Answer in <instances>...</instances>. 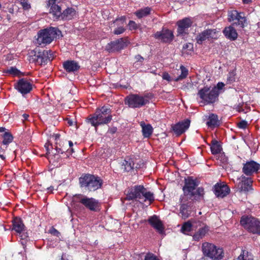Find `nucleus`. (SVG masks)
I'll return each mask as SVG.
<instances>
[{"label": "nucleus", "mask_w": 260, "mask_h": 260, "mask_svg": "<svg viewBox=\"0 0 260 260\" xmlns=\"http://www.w3.org/2000/svg\"><path fill=\"white\" fill-rule=\"evenodd\" d=\"M125 199L128 201L134 200L141 203L148 201L150 205L154 201V197L153 193L148 191L143 186L135 185L128 189Z\"/></svg>", "instance_id": "obj_1"}, {"label": "nucleus", "mask_w": 260, "mask_h": 260, "mask_svg": "<svg viewBox=\"0 0 260 260\" xmlns=\"http://www.w3.org/2000/svg\"><path fill=\"white\" fill-rule=\"evenodd\" d=\"M111 110L107 106L97 108L95 113L90 115L86 119V121L97 128L100 125L108 124L112 119Z\"/></svg>", "instance_id": "obj_2"}, {"label": "nucleus", "mask_w": 260, "mask_h": 260, "mask_svg": "<svg viewBox=\"0 0 260 260\" xmlns=\"http://www.w3.org/2000/svg\"><path fill=\"white\" fill-rule=\"evenodd\" d=\"M199 185L197 179H193L192 177H188L185 179L183 191L184 196L188 197L189 199L193 198V200L200 201L204 198V190L202 187H198L195 191L196 187Z\"/></svg>", "instance_id": "obj_3"}, {"label": "nucleus", "mask_w": 260, "mask_h": 260, "mask_svg": "<svg viewBox=\"0 0 260 260\" xmlns=\"http://www.w3.org/2000/svg\"><path fill=\"white\" fill-rule=\"evenodd\" d=\"M61 34V31L56 27H50L41 29L38 32L37 43L39 45L44 46L49 44Z\"/></svg>", "instance_id": "obj_4"}, {"label": "nucleus", "mask_w": 260, "mask_h": 260, "mask_svg": "<svg viewBox=\"0 0 260 260\" xmlns=\"http://www.w3.org/2000/svg\"><path fill=\"white\" fill-rule=\"evenodd\" d=\"M148 94L144 96L138 94H131L125 98L124 103L131 108H140L149 103Z\"/></svg>", "instance_id": "obj_5"}, {"label": "nucleus", "mask_w": 260, "mask_h": 260, "mask_svg": "<svg viewBox=\"0 0 260 260\" xmlns=\"http://www.w3.org/2000/svg\"><path fill=\"white\" fill-rule=\"evenodd\" d=\"M81 187H85L89 191H94L100 188L102 184V180L99 177L86 174L79 178Z\"/></svg>", "instance_id": "obj_6"}, {"label": "nucleus", "mask_w": 260, "mask_h": 260, "mask_svg": "<svg viewBox=\"0 0 260 260\" xmlns=\"http://www.w3.org/2000/svg\"><path fill=\"white\" fill-rule=\"evenodd\" d=\"M202 248L203 254L205 256L217 260L221 259L223 257L222 249L212 243L205 242L202 244Z\"/></svg>", "instance_id": "obj_7"}, {"label": "nucleus", "mask_w": 260, "mask_h": 260, "mask_svg": "<svg viewBox=\"0 0 260 260\" xmlns=\"http://www.w3.org/2000/svg\"><path fill=\"white\" fill-rule=\"evenodd\" d=\"M241 224L248 231L253 234H260V221L251 216H243Z\"/></svg>", "instance_id": "obj_8"}, {"label": "nucleus", "mask_w": 260, "mask_h": 260, "mask_svg": "<svg viewBox=\"0 0 260 260\" xmlns=\"http://www.w3.org/2000/svg\"><path fill=\"white\" fill-rule=\"evenodd\" d=\"M198 94L205 102L209 104L213 103L216 101L219 92L216 88H212L210 89L209 87L206 86L200 89Z\"/></svg>", "instance_id": "obj_9"}, {"label": "nucleus", "mask_w": 260, "mask_h": 260, "mask_svg": "<svg viewBox=\"0 0 260 260\" xmlns=\"http://www.w3.org/2000/svg\"><path fill=\"white\" fill-rule=\"evenodd\" d=\"M74 201L80 203L91 211H97L99 210V202L93 198H89L86 196L78 194L75 196Z\"/></svg>", "instance_id": "obj_10"}, {"label": "nucleus", "mask_w": 260, "mask_h": 260, "mask_svg": "<svg viewBox=\"0 0 260 260\" xmlns=\"http://www.w3.org/2000/svg\"><path fill=\"white\" fill-rule=\"evenodd\" d=\"M34 56L37 61L41 64H46L48 61H51L53 59V53L50 50H44L40 51L36 50L35 51Z\"/></svg>", "instance_id": "obj_11"}, {"label": "nucleus", "mask_w": 260, "mask_h": 260, "mask_svg": "<svg viewBox=\"0 0 260 260\" xmlns=\"http://www.w3.org/2000/svg\"><path fill=\"white\" fill-rule=\"evenodd\" d=\"M228 16L229 21H235L233 25L236 24L241 28L245 27L246 19L243 13H239L236 10H232L229 12Z\"/></svg>", "instance_id": "obj_12"}, {"label": "nucleus", "mask_w": 260, "mask_h": 260, "mask_svg": "<svg viewBox=\"0 0 260 260\" xmlns=\"http://www.w3.org/2000/svg\"><path fill=\"white\" fill-rule=\"evenodd\" d=\"M192 22L190 19L185 18L177 21V36L184 37L188 34V29Z\"/></svg>", "instance_id": "obj_13"}, {"label": "nucleus", "mask_w": 260, "mask_h": 260, "mask_svg": "<svg viewBox=\"0 0 260 260\" xmlns=\"http://www.w3.org/2000/svg\"><path fill=\"white\" fill-rule=\"evenodd\" d=\"M153 37L161 42L170 43L174 39V35L172 30L162 28L161 31H157Z\"/></svg>", "instance_id": "obj_14"}, {"label": "nucleus", "mask_w": 260, "mask_h": 260, "mask_svg": "<svg viewBox=\"0 0 260 260\" xmlns=\"http://www.w3.org/2000/svg\"><path fill=\"white\" fill-rule=\"evenodd\" d=\"M260 165L256 162L251 160L243 164L242 171L247 176H250L256 173L259 169Z\"/></svg>", "instance_id": "obj_15"}, {"label": "nucleus", "mask_w": 260, "mask_h": 260, "mask_svg": "<svg viewBox=\"0 0 260 260\" xmlns=\"http://www.w3.org/2000/svg\"><path fill=\"white\" fill-rule=\"evenodd\" d=\"M15 86L23 95L29 93L32 89V84L24 78L20 79Z\"/></svg>", "instance_id": "obj_16"}, {"label": "nucleus", "mask_w": 260, "mask_h": 260, "mask_svg": "<svg viewBox=\"0 0 260 260\" xmlns=\"http://www.w3.org/2000/svg\"><path fill=\"white\" fill-rule=\"evenodd\" d=\"M126 45V42L121 38L109 43L106 49L109 52L118 51L124 48Z\"/></svg>", "instance_id": "obj_17"}, {"label": "nucleus", "mask_w": 260, "mask_h": 260, "mask_svg": "<svg viewBox=\"0 0 260 260\" xmlns=\"http://www.w3.org/2000/svg\"><path fill=\"white\" fill-rule=\"evenodd\" d=\"M230 189L228 186L222 183H216L213 188V192L215 196L218 198H224L230 192Z\"/></svg>", "instance_id": "obj_18"}, {"label": "nucleus", "mask_w": 260, "mask_h": 260, "mask_svg": "<svg viewBox=\"0 0 260 260\" xmlns=\"http://www.w3.org/2000/svg\"><path fill=\"white\" fill-rule=\"evenodd\" d=\"M13 230L19 234L22 239H25L27 236L24 233L25 226L21 219L15 217L13 222Z\"/></svg>", "instance_id": "obj_19"}, {"label": "nucleus", "mask_w": 260, "mask_h": 260, "mask_svg": "<svg viewBox=\"0 0 260 260\" xmlns=\"http://www.w3.org/2000/svg\"><path fill=\"white\" fill-rule=\"evenodd\" d=\"M239 181L238 182V186L242 191H248L251 189V185L252 181L250 177H246L244 175H242L237 179Z\"/></svg>", "instance_id": "obj_20"}, {"label": "nucleus", "mask_w": 260, "mask_h": 260, "mask_svg": "<svg viewBox=\"0 0 260 260\" xmlns=\"http://www.w3.org/2000/svg\"><path fill=\"white\" fill-rule=\"evenodd\" d=\"M190 121L186 119L173 126V129L177 135H180L187 130L190 125Z\"/></svg>", "instance_id": "obj_21"}, {"label": "nucleus", "mask_w": 260, "mask_h": 260, "mask_svg": "<svg viewBox=\"0 0 260 260\" xmlns=\"http://www.w3.org/2000/svg\"><path fill=\"white\" fill-rule=\"evenodd\" d=\"M148 222L159 234H163L164 232L163 224L156 216L154 215L150 217L148 219Z\"/></svg>", "instance_id": "obj_22"}, {"label": "nucleus", "mask_w": 260, "mask_h": 260, "mask_svg": "<svg viewBox=\"0 0 260 260\" xmlns=\"http://www.w3.org/2000/svg\"><path fill=\"white\" fill-rule=\"evenodd\" d=\"M64 70L68 73H74L80 68L78 63L74 60H68L63 63Z\"/></svg>", "instance_id": "obj_23"}, {"label": "nucleus", "mask_w": 260, "mask_h": 260, "mask_svg": "<svg viewBox=\"0 0 260 260\" xmlns=\"http://www.w3.org/2000/svg\"><path fill=\"white\" fill-rule=\"evenodd\" d=\"M223 33L226 38L231 40H235L238 37L237 31L233 26L225 27Z\"/></svg>", "instance_id": "obj_24"}, {"label": "nucleus", "mask_w": 260, "mask_h": 260, "mask_svg": "<svg viewBox=\"0 0 260 260\" xmlns=\"http://www.w3.org/2000/svg\"><path fill=\"white\" fill-rule=\"evenodd\" d=\"M125 22V17H121L120 18H117L114 21V23L119 25L117 28L114 30V34L115 35H119L122 34L125 31V28L123 27L124 24Z\"/></svg>", "instance_id": "obj_25"}, {"label": "nucleus", "mask_w": 260, "mask_h": 260, "mask_svg": "<svg viewBox=\"0 0 260 260\" xmlns=\"http://www.w3.org/2000/svg\"><path fill=\"white\" fill-rule=\"evenodd\" d=\"M62 13L61 8L57 5H53L51 6L50 10V14L53 16L54 20L61 19Z\"/></svg>", "instance_id": "obj_26"}, {"label": "nucleus", "mask_w": 260, "mask_h": 260, "mask_svg": "<svg viewBox=\"0 0 260 260\" xmlns=\"http://www.w3.org/2000/svg\"><path fill=\"white\" fill-rule=\"evenodd\" d=\"M76 15V11L73 8H68L62 13L61 19L71 20Z\"/></svg>", "instance_id": "obj_27"}, {"label": "nucleus", "mask_w": 260, "mask_h": 260, "mask_svg": "<svg viewBox=\"0 0 260 260\" xmlns=\"http://www.w3.org/2000/svg\"><path fill=\"white\" fill-rule=\"evenodd\" d=\"M140 125L142 128L143 136L145 138L150 137L153 132V128L152 126L149 124H146L144 122H141Z\"/></svg>", "instance_id": "obj_28"}, {"label": "nucleus", "mask_w": 260, "mask_h": 260, "mask_svg": "<svg viewBox=\"0 0 260 260\" xmlns=\"http://www.w3.org/2000/svg\"><path fill=\"white\" fill-rule=\"evenodd\" d=\"M210 149L212 154L215 155L221 152L222 150V147L218 141L213 139L211 143Z\"/></svg>", "instance_id": "obj_29"}, {"label": "nucleus", "mask_w": 260, "mask_h": 260, "mask_svg": "<svg viewBox=\"0 0 260 260\" xmlns=\"http://www.w3.org/2000/svg\"><path fill=\"white\" fill-rule=\"evenodd\" d=\"M189 203L187 204L182 203L181 204L180 207V214L183 219H186L188 218L190 214V211L188 210L189 207Z\"/></svg>", "instance_id": "obj_30"}, {"label": "nucleus", "mask_w": 260, "mask_h": 260, "mask_svg": "<svg viewBox=\"0 0 260 260\" xmlns=\"http://www.w3.org/2000/svg\"><path fill=\"white\" fill-rule=\"evenodd\" d=\"M207 125L210 127H214L219 125V121L218 119V116L214 114H211L209 115L208 121L207 122Z\"/></svg>", "instance_id": "obj_31"}, {"label": "nucleus", "mask_w": 260, "mask_h": 260, "mask_svg": "<svg viewBox=\"0 0 260 260\" xmlns=\"http://www.w3.org/2000/svg\"><path fill=\"white\" fill-rule=\"evenodd\" d=\"M124 170L126 172L132 170L134 167V162L132 158H126L122 164Z\"/></svg>", "instance_id": "obj_32"}, {"label": "nucleus", "mask_w": 260, "mask_h": 260, "mask_svg": "<svg viewBox=\"0 0 260 260\" xmlns=\"http://www.w3.org/2000/svg\"><path fill=\"white\" fill-rule=\"evenodd\" d=\"M151 11V8L149 7H146L143 9H141L135 12L136 15L139 18L147 16L149 15Z\"/></svg>", "instance_id": "obj_33"}, {"label": "nucleus", "mask_w": 260, "mask_h": 260, "mask_svg": "<svg viewBox=\"0 0 260 260\" xmlns=\"http://www.w3.org/2000/svg\"><path fill=\"white\" fill-rule=\"evenodd\" d=\"M234 260H254L253 255L248 251L243 250L240 255Z\"/></svg>", "instance_id": "obj_34"}, {"label": "nucleus", "mask_w": 260, "mask_h": 260, "mask_svg": "<svg viewBox=\"0 0 260 260\" xmlns=\"http://www.w3.org/2000/svg\"><path fill=\"white\" fill-rule=\"evenodd\" d=\"M2 138H3L2 144L6 146L11 143L13 139V136L9 132H5V133L2 135Z\"/></svg>", "instance_id": "obj_35"}, {"label": "nucleus", "mask_w": 260, "mask_h": 260, "mask_svg": "<svg viewBox=\"0 0 260 260\" xmlns=\"http://www.w3.org/2000/svg\"><path fill=\"white\" fill-rule=\"evenodd\" d=\"M197 42L199 44H202L203 41H205L207 39H209L208 32L206 30H205L201 33H200L197 37Z\"/></svg>", "instance_id": "obj_36"}, {"label": "nucleus", "mask_w": 260, "mask_h": 260, "mask_svg": "<svg viewBox=\"0 0 260 260\" xmlns=\"http://www.w3.org/2000/svg\"><path fill=\"white\" fill-rule=\"evenodd\" d=\"M207 229L206 228H202L193 235L194 240L198 241L202 239L206 234Z\"/></svg>", "instance_id": "obj_37"}, {"label": "nucleus", "mask_w": 260, "mask_h": 260, "mask_svg": "<svg viewBox=\"0 0 260 260\" xmlns=\"http://www.w3.org/2000/svg\"><path fill=\"white\" fill-rule=\"evenodd\" d=\"M192 230V225L190 221H187L185 222L182 226L181 231V232L185 234H188L189 232H190Z\"/></svg>", "instance_id": "obj_38"}, {"label": "nucleus", "mask_w": 260, "mask_h": 260, "mask_svg": "<svg viewBox=\"0 0 260 260\" xmlns=\"http://www.w3.org/2000/svg\"><path fill=\"white\" fill-rule=\"evenodd\" d=\"M181 74L177 78L175 79V81H178L179 80H182L185 78L188 75V70L184 66H181L180 67Z\"/></svg>", "instance_id": "obj_39"}, {"label": "nucleus", "mask_w": 260, "mask_h": 260, "mask_svg": "<svg viewBox=\"0 0 260 260\" xmlns=\"http://www.w3.org/2000/svg\"><path fill=\"white\" fill-rule=\"evenodd\" d=\"M193 44L190 43H186L183 46L182 53L188 54L192 51Z\"/></svg>", "instance_id": "obj_40"}, {"label": "nucleus", "mask_w": 260, "mask_h": 260, "mask_svg": "<svg viewBox=\"0 0 260 260\" xmlns=\"http://www.w3.org/2000/svg\"><path fill=\"white\" fill-rule=\"evenodd\" d=\"M18 3L22 6L24 10L30 9L31 6L28 0H18Z\"/></svg>", "instance_id": "obj_41"}, {"label": "nucleus", "mask_w": 260, "mask_h": 260, "mask_svg": "<svg viewBox=\"0 0 260 260\" xmlns=\"http://www.w3.org/2000/svg\"><path fill=\"white\" fill-rule=\"evenodd\" d=\"M207 31L209 39H217L218 38V31L215 29H207Z\"/></svg>", "instance_id": "obj_42"}, {"label": "nucleus", "mask_w": 260, "mask_h": 260, "mask_svg": "<svg viewBox=\"0 0 260 260\" xmlns=\"http://www.w3.org/2000/svg\"><path fill=\"white\" fill-rule=\"evenodd\" d=\"M55 150L54 151H52V153L54 155H56L59 153L62 154L64 152V150L63 149V148L61 147V145L60 144L58 145V143H57V144H56Z\"/></svg>", "instance_id": "obj_43"}, {"label": "nucleus", "mask_w": 260, "mask_h": 260, "mask_svg": "<svg viewBox=\"0 0 260 260\" xmlns=\"http://www.w3.org/2000/svg\"><path fill=\"white\" fill-rule=\"evenodd\" d=\"M129 29L131 30H136L138 28L141 29L140 28V25H137V24L134 21L130 20L128 23Z\"/></svg>", "instance_id": "obj_44"}, {"label": "nucleus", "mask_w": 260, "mask_h": 260, "mask_svg": "<svg viewBox=\"0 0 260 260\" xmlns=\"http://www.w3.org/2000/svg\"><path fill=\"white\" fill-rule=\"evenodd\" d=\"M7 73L15 76L19 75L20 74V72L15 67H11L7 70Z\"/></svg>", "instance_id": "obj_45"}, {"label": "nucleus", "mask_w": 260, "mask_h": 260, "mask_svg": "<svg viewBox=\"0 0 260 260\" xmlns=\"http://www.w3.org/2000/svg\"><path fill=\"white\" fill-rule=\"evenodd\" d=\"M144 260H159V259L153 253H148L145 255Z\"/></svg>", "instance_id": "obj_46"}, {"label": "nucleus", "mask_w": 260, "mask_h": 260, "mask_svg": "<svg viewBox=\"0 0 260 260\" xmlns=\"http://www.w3.org/2000/svg\"><path fill=\"white\" fill-rule=\"evenodd\" d=\"M235 76H236V73L235 71H232L231 72H230L228 75V80L230 83L234 82L236 79Z\"/></svg>", "instance_id": "obj_47"}, {"label": "nucleus", "mask_w": 260, "mask_h": 260, "mask_svg": "<svg viewBox=\"0 0 260 260\" xmlns=\"http://www.w3.org/2000/svg\"><path fill=\"white\" fill-rule=\"evenodd\" d=\"M49 233L55 236H56L57 237H59L60 235V233L56 230L53 227H52L50 230H49Z\"/></svg>", "instance_id": "obj_48"}, {"label": "nucleus", "mask_w": 260, "mask_h": 260, "mask_svg": "<svg viewBox=\"0 0 260 260\" xmlns=\"http://www.w3.org/2000/svg\"><path fill=\"white\" fill-rule=\"evenodd\" d=\"M247 122L246 121L242 120L238 123V126L240 128L244 129L247 127Z\"/></svg>", "instance_id": "obj_49"}, {"label": "nucleus", "mask_w": 260, "mask_h": 260, "mask_svg": "<svg viewBox=\"0 0 260 260\" xmlns=\"http://www.w3.org/2000/svg\"><path fill=\"white\" fill-rule=\"evenodd\" d=\"M162 77L164 80H166L168 81H171V77L168 73L165 72L163 73Z\"/></svg>", "instance_id": "obj_50"}, {"label": "nucleus", "mask_w": 260, "mask_h": 260, "mask_svg": "<svg viewBox=\"0 0 260 260\" xmlns=\"http://www.w3.org/2000/svg\"><path fill=\"white\" fill-rule=\"evenodd\" d=\"M224 86V84L222 82H219L217 84V86L214 87L213 88H216L217 91H218V90L221 89Z\"/></svg>", "instance_id": "obj_51"}, {"label": "nucleus", "mask_w": 260, "mask_h": 260, "mask_svg": "<svg viewBox=\"0 0 260 260\" xmlns=\"http://www.w3.org/2000/svg\"><path fill=\"white\" fill-rule=\"evenodd\" d=\"M135 59H136L137 61L139 62H143L144 60V58L141 56L140 55H137L135 56Z\"/></svg>", "instance_id": "obj_52"}, {"label": "nucleus", "mask_w": 260, "mask_h": 260, "mask_svg": "<svg viewBox=\"0 0 260 260\" xmlns=\"http://www.w3.org/2000/svg\"><path fill=\"white\" fill-rule=\"evenodd\" d=\"M69 146L70 147V150L71 151V152H70V154H71L74 152V149L72 148V147L73 146V142L71 141H69Z\"/></svg>", "instance_id": "obj_53"}, {"label": "nucleus", "mask_w": 260, "mask_h": 260, "mask_svg": "<svg viewBox=\"0 0 260 260\" xmlns=\"http://www.w3.org/2000/svg\"><path fill=\"white\" fill-rule=\"evenodd\" d=\"M4 151L5 150L0 146V157L3 160H5L6 158L5 156L3 154H1L2 152H4Z\"/></svg>", "instance_id": "obj_54"}, {"label": "nucleus", "mask_w": 260, "mask_h": 260, "mask_svg": "<svg viewBox=\"0 0 260 260\" xmlns=\"http://www.w3.org/2000/svg\"><path fill=\"white\" fill-rule=\"evenodd\" d=\"M60 135L59 134H54L53 135V137L54 138L55 141H56V144H57V141L59 139Z\"/></svg>", "instance_id": "obj_55"}, {"label": "nucleus", "mask_w": 260, "mask_h": 260, "mask_svg": "<svg viewBox=\"0 0 260 260\" xmlns=\"http://www.w3.org/2000/svg\"><path fill=\"white\" fill-rule=\"evenodd\" d=\"M56 0H48V5L49 6H50L53 5H55V3L56 2Z\"/></svg>", "instance_id": "obj_56"}, {"label": "nucleus", "mask_w": 260, "mask_h": 260, "mask_svg": "<svg viewBox=\"0 0 260 260\" xmlns=\"http://www.w3.org/2000/svg\"><path fill=\"white\" fill-rule=\"evenodd\" d=\"M28 117H29V115L25 114V113L23 114L22 115L23 119L22 120H23V121H24L25 120H27Z\"/></svg>", "instance_id": "obj_57"}, {"label": "nucleus", "mask_w": 260, "mask_h": 260, "mask_svg": "<svg viewBox=\"0 0 260 260\" xmlns=\"http://www.w3.org/2000/svg\"><path fill=\"white\" fill-rule=\"evenodd\" d=\"M54 189V188L53 186H50L47 188V190L48 191V192H52Z\"/></svg>", "instance_id": "obj_58"}, {"label": "nucleus", "mask_w": 260, "mask_h": 260, "mask_svg": "<svg viewBox=\"0 0 260 260\" xmlns=\"http://www.w3.org/2000/svg\"><path fill=\"white\" fill-rule=\"evenodd\" d=\"M61 147L64 150V152H67L68 153H69L70 154V152H71V151L70 149H67V148H65L64 146H62Z\"/></svg>", "instance_id": "obj_59"}, {"label": "nucleus", "mask_w": 260, "mask_h": 260, "mask_svg": "<svg viewBox=\"0 0 260 260\" xmlns=\"http://www.w3.org/2000/svg\"><path fill=\"white\" fill-rule=\"evenodd\" d=\"M116 131V128H112L111 129L110 131H109V132L111 133V134H114L115 133Z\"/></svg>", "instance_id": "obj_60"}, {"label": "nucleus", "mask_w": 260, "mask_h": 260, "mask_svg": "<svg viewBox=\"0 0 260 260\" xmlns=\"http://www.w3.org/2000/svg\"><path fill=\"white\" fill-rule=\"evenodd\" d=\"M156 71H157L156 70H151V71H150V72L151 73H152V74H154V75H157V73H156Z\"/></svg>", "instance_id": "obj_61"}, {"label": "nucleus", "mask_w": 260, "mask_h": 260, "mask_svg": "<svg viewBox=\"0 0 260 260\" xmlns=\"http://www.w3.org/2000/svg\"><path fill=\"white\" fill-rule=\"evenodd\" d=\"M5 128L3 127H0V133L4 132L5 131Z\"/></svg>", "instance_id": "obj_62"}, {"label": "nucleus", "mask_w": 260, "mask_h": 260, "mask_svg": "<svg viewBox=\"0 0 260 260\" xmlns=\"http://www.w3.org/2000/svg\"><path fill=\"white\" fill-rule=\"evenodd\" d=\"M45 147H46V150H47V153H49V145H47V144L46 143V144L45 145Z\"/></svg>", "instance_id": "obj_63"}, {"label": "nucleus", "mask_w": 260, "mask_h": 260, "mask_svg": "<svg viewBox=\"0 0 260 260\" xmlns=\"http://www.w3.org/2000/svg\"><path fill=\"white\" fill-rule=\"evenodd\" d=\"M243 2L245 4H247L251 1V0H242Z\"/></svg>", "instance_id": "obj_64"}]
</instances>
